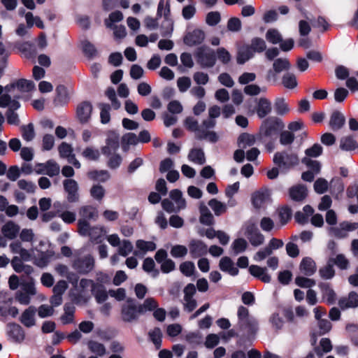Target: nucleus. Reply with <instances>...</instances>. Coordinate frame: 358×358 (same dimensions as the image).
Wrapping results in <instances>:
<instances>
[{
  "label": "nucleus",
  "instance_id": "59",
  "mask_svg": "<svg viewBox=\"0 0 358 358\" xmlns=\"http://www.w3.org/2000/svg\"><path fill=\"white\" fill-rule=\"evenodd\" d=\"M266 87H260L257 85L251 84L248 85L244 87V92L250 96H256L259 94L261 92H266Z\"/></svg>",
  "mask_w": 358,
  "mask_h": 358
},
{
  "label": "nucleus",
  "instance_id": "17",
  "mask_svg": "<svg viewBox=\"0 0 358 358\" xmlns=\"http://www.w3.org/2000/svg\"><path fill=\"white\" fill-rule=\"evenodd\" d=\"M256 113L259 117L263 118L271 113L272 104L266 97H261L256 101Z\"/></svg>",
  "mask_w": 358,
  "mask_h": 358
},
{
  "label": "nucleus",
  "instance_id": "38",
  "mask_svg": "<svg viewBox=\"0 0 358 358\" xmlns=\"http://www.w3.org/2000/svg\"><path fill=\"white\" fill-rule=\"evenodd\" d=\"M170 198L174 201L178 210H183L186 208L185 199L182 197V192L178 189H173L169 194Z\"/></svg>",
  "mask_w": 358,
  "mask_h": 358
},
{
  "label": "nucleus",
  "instance_id": "14",
  "mask_svg": "<svg viewBox=\"0 0 358 358\" xmlns=\"http://www.w3.org/2000/svg\"><path fill=\"white\" fill-rule=\"evenodd\" d=\"M270 191L262 189L255 192L252 197V201L255 208H262L270 202Z\"/></svg>",
  "mask_w": 358,
  "mask_h": 358
},
{
  "label": "nucleus",
  "instance_id": "19",
  "mask_svg": "<svg viewBox=\"0 0 358 358\" xmlns=\"http://www.w3.org/2000/svg\"><path fill=\"white\" fill-rule=\"evenodd\" d=\"M249 273L255 278L260 280L263 282L268 283L271 282V277L268 273L266 267H261L257 265H251L248 268Z\"/></svg>",
  "mask_w": 358,
  "mask_h": 358
},
{
  "label": "nucleus",
  "instance_id": "36",
  "mask_svg": "<svg viewBox=\"0 0 358 358\" xmlns=\"http://www.w3.org/2000/svg\"><path fill=\"white\" fill-rule=\"evenodd\" d=\"M254 56V52L249 45H243L238 50L236 60L240 64L245 63Z\"/></svg>",
  "mask_w": 358,
  "mask_h": 358
},
{
  "label": "nucleus",
  "instance_id": "56",
  "mask_svg": "<svg viewBox=\"0 0 358 358\" xmlns=\"http://www.w3.org/2000/svg\"><path fill=\"white\" fill-rule=\"evenodd\" d=\"M282 83L284 87L288 89H293L297 85L295 76L289 73H285L283 76Z\"/></svg>",
  "mask_w": 358,
  "mask_h": 358
},
{
  "label": "nucleus",
  "instance_id": "34",
  "mask_svg": "<svg viewBox=\"0 0 358 358\" xmlns=\"http://www.w3.org/2000/svg\"><path fill=\"white\" fill-rule=\"evenodd\" d=\"M20 107L19 102H13L6 113L7 122L10 124L18 125L20 119L18 115L15 112Z\"/></svg>",
  "mask_w": 358,
  "mask_h": 358
},
{
  "label": "nucleus",
  "instance_id": "3",
  "mask_svg": "<svg viewBox=\"0 0 358 358\" xmlns=\"http://www.w3.org/2000/svg\"><path fill=\"white\" fill-rule=\"evenodd\" d=\"M358 229L357 222H350L344 221L338 225L332 226L328 228V234L338 239H343L348 236L350 231H353Z\"/></svg>",
  "mask_w": 358,
  "mask_h": 358
},
{
  "label": "nucleus",
  "instance_id": "64",
  "mask_svg": "<svg viewBox=\"0 0 358 358\" xmlns=\"http://www.w3.org/2000/svg\"><path fill=\"white\" fill-rule=\"evenodd\" d=\"M22 137L27 141H31L35 136V132L33 124L30 123L21 127Z\"/></svg>",
  "mask_w": 358,
  "mask_h": 358
},
{
  "label": "nucleus",
  "instance_id": "24",
  "mask_svg": "<svg viewBox=\"0 0 358 358\" xmlns=\"http://www.w3.org/2000/svg\"><path fill=\"white\" fill-rule=\"evenodd\" d=\"M119 148V138L115 134L109 136L106 140V145L102 148V153L110 156L115 153Z\"/></svg>",
  "mask_w": 358,
  "mask_h": 358
},
{
  "label": "nucleus",
  "instance_id": "8",
  "mask_svg": "<svg viewBox=\"0 0 358 358\" xmlns=\"http://www.w3.org/2000/svg\"><path fill=\"white\" fill-rule=\"evenodd\" d=\"M273 162L280 168L289 169L298 164L299 158L294 153L277 152L273 157Z\"/></svg>",
  "mask_w": 358,
  "mask_h": 358
},
{
  "label": "nucleus",
  "instance_id": "16",
  "mask_svg": "<svg viewBox=\"0 0 358 358\" xmlns=\"http://www.w3.org/2000/svg\"><path fill=\"white\" fill-rule=\"evenodd\" d=\"M92 111V106L90 103L85 101L80 103L76 110V115L81 123L89 122Z\"/></svg>",
  "mask_w": 358,
  "mask_h": 358
},
{
  "label": "nucleus",
  "instance_id": "23",
  "mask_svg": "<svg viewBox=\"0 0 358 358\" xmlns=\"http://www.w3.org/2000/svg\"><path fill=\"white\" fill-rule=\"evenodd\" d=\"M338 305L343 310L358 306V294L355 292H350L348 296L340 299Z\"/></svg>",
  "mask_w": 358,
  "mask_h": 358
},
{
  "label": "nucleus",
  "instance_id": "33",
  "mask_svg": "<svg viewBox=\"0 0 358 358\" xmlns=\"http://www.w3.org/2000/svg\"><path fill=\"white\" fill-rule=\"evenodd\" d=\"M22 261L23 260L17 256L13 257L10 261L13 268L17 273L24 272L27 274L31 273L33 271L32 267L29 265L24 264Z\"/></svg>",
  "mask_w": 358,
  "mask_h": 358
},
{
  "label": "nucleus",
  "instance_id": "58",
  "mask_svg": "<svg viewBox=\"0 0 358 358\" xmlns=\"http://www.w3.org/2000/svg\"><path fill=\"white\" fill-rule=\"evenodd\" d=\"M197 138L199 139H207L212 143H215L218 141V136L215 132L203 129L199 131Z\"/></svg>",
  "mask_w": 358,
  "mask_h": 358
},
{
  "label": "nucleus",
  "instance_id": "22",
  "mask_svg": "<svg viewBox=\"0 0 358 358\" xmlns=\"http://www.w3.org/2000/svg\"><path fill=\"white\" fill-rule=\"evenodd\" d=\"M319 287L322 294L323 300L329 305L334 304L336 301V294L327 282H322L319 285Z\"/></svg>",
  "mask_w": 358,
  "mask_h": 358
},
{
  "label": "nucleus",
  "instance_id": "13",
  "mask_svg": "<svg viewBox=\"0 0 358 358\" xmlns=\"http://www.w3.org/2000/svg\"><path fill=\"white\" fill-rule=\"evenodd\" d=\"M96 282L91 279L82 278L77 283V287H74L78 292L79 296L84 298L85 301L90 299V292H92Z\"/></svg>",
  "mask_w": 358,
  "mask_h": 358
},
{
  "label": "nucleus",
  "instance_id": "45",
  "mask_svg": "<svg viewBox=\"0 0 358 358\" xmlns=\"http://www.w3.org/2000/svg\"><path fill=\"white\" fill-rule=\"evenodd\" d=\"M138 305L142 315L148 311H154L159 306L157 301L152 297L147 298L142 304Z\"/></svg>",
  "mask_w": 358,
  "mask_h": 358
},
{
  "label": "nucleus",
  "instance_id": "29",
  "mask_svg": "<svg viewBox=\"0 0 358 358\" xmlns=\"http://www.w3.org/2000/svg\"><path fill=\"white\" fill-rule=\"evenodd\" d=\"M204 39V33L199 29L188 33L185 38V43L190 46L201 43Z\"/></svg>",
  "mask_w": 358,
  "mask_h": 358
},
{
  "label": "nucleus",
  "instance_id": "48",
  "mask_svg": "<svg viewBox=\"0 0 358 358\" xmlns=\"http://www.w3.org/2000/svg\"><path fill=\"white\" fill-rule=\"evenodd\" d=\"M13 86L16 87L19 90L24 92H31L35 88V85L31 80L25 79H20L17 80L16 83L13 85Z\"/></svg>",
  "mask_w": 358,
  "mask_h": 358
},
{
  "label": "nucleus",
  "instance_id": "39",
  "mask_svg": "<svg viewBox=\"0 0 358 358\" xmlns=\"http://www.w3.org/2000/svg\"><path fill=\"white\" fill-rule=\"evenodd\" d=\"M6 295L0 294V313L3 316L10 315L15 317L18 315V309L15 306L6 307L5 304Z\"/></svg>",
  "mask_w": 358,
  "mask_h": 358
},
{
  "label": "nucleus",
  "instance_id": "27",
  "mask_svg": "<svg viewBox=\"0 0 358 358\" xmlns=\"http://www.w3.org/2000/svg\"><path fill=\"white\" fill-rule=\"evenodd\" d=\"M299 269L305 275L310 276L316 271V264L310 257H305L300 263Z\"/></svg>",
  "mask_w": 358,
  "mask_h": 358
},
{
  "label": "nucleus",
  "instance_id": "10",
  "mask_svg": "<svg viewBox=\"0 0 358 358\" xmlns=\"http://www.w3.org/2000/svg\"><path fill=\"white\" fill-rule=\"evenodd\" d=\"M73 268L80 274H87L93 270L94 259L91 255L78 258L72 264Z\"/></svg>",
  "mask_w": 358,
  "mask_h": 358
},
{
  "label": "nucleus",
  "instance_id": "30",
  "mask_svg": "<svg viewBox=\"0 0 358 358\" xmlns=\"http://www.w3.org/2000/svg\"><path fill=\"white\" fill-rule=\"evenodd\" d=\"M289 197L295 201H301L307 196V189L305 186L298 185L293 186L289 191Z\"/></svg>",
  "mask_w": 358,
  "mask_h": 358
},
{
  "label": "nucleus",
  "instance_id": "26",
  "mask_svg": "<svg viewBox=\"0 0 358 358\" xmlns=\"http://www.w3.org/2000/svg\"><path fill=\"white\" fill-rule=\"evenodd\" d=\"M219 267L220 270L228 273L229 275L235 276L238 273V269L235 266L234 262L228 257H224L220 260Z\"/></svg>",
  "mask_w": 358,
  "mask_h": 358
},
{
  "label": "nucleus",
  "instance_id": "51",
  "mask_svg": "<svg viewBox=\"0 0 358 358\" xmlns=\"http://www.w3.org/2000/svg\"><path fill=\"white\" fill-rule=\"evenodd\" d=\"M255 141L254 136L248 134H241L238 140V145L242 149H245L248 147L252 145L255 143Z\"/></svg>",
  "mask_w": 358,
  "mask_h": 358
},
{
  "label": "nucleus",
  "instance_id": "31",
  "mask_svg": "<svg viewBox=\"0 0 358 358\" xmlns=\"http://www.w3.org/2000/svg\"><path fill=\"white\" fill-rule=\"evenodd\" d=\"M36 308L34 306H29L22 314L20 322L26 327H30L35 324Z\"/></svg>",
  "mask_w": 358,
  "mask_h": 358
},
{
  "label": "nucleus",
  "instance_id": "7",
  "mask_svg": "<svg viewBox=\"0 0 358 358\" xmlns=\"http://www.w3.org/2000/svg\"><path fill=\"white\" fill-rule=\"evenodd\" d=\"M142 315L138 304L133 300H129L122 306L121 318L125 322H133L136 321Z\"/></svg>",
  "mask_w": 358,
  "mask_h": 358
},
{
  "label": "nucleus",
  "instance_id": "43",
  "mask_svg": "<svg viewBox=\"0 0 358 358\" xmlns=\"http://www.w3.org/2000/svg\"><path fill=\"white\" fill-rule=\"evenodd\" d=\"M208 206L211 208L216 216H220L224 213L227 210V206L225 203L217 200L216 199H212L208 201Z\"/></svg>",
  "mask_w": 358,
  "mask_h": 358
},
{
  "label": "nucleus",
  "instance_id": "18",
  "mask_svg": "<svg viewBox=\"0 0 358 358\" xmlns=\"http://www.w3.org/2000/svg\"><path fill=\"white\" fill-rule=\"evenodd\" d=\"M64 205L60 202H55L54 208L57 209V216L66 224H72L76 220V214L73 211L62 210Z\"/></svg>",
  "mask_w": 358,
  "mask_h": 358
},
{
  "label": "nucleus",
  "instance_id": "44",
  "mask_svg": "<svg viewBox=\"0 0 358 358\" xmlns=\"http://www.w3.org/2000/svg\"><path fill=\"white\" fill-rule=\"evenodd\" d=\"M274 108L275 113L279 115H285L289 111L288 104L282 97H278L275 100Z\"/></svg>",
  "mask_w": 358,
  "mask_h": 358
},
{
  "label": "nucleus",
  "instance_id": "6",
  "mask_svg": "<svg viewBox=\"0 0 358 358\" xmlns=\"http://www.w3.org/2000/svg\"><path fill=\"white\" fill-rule=\"evenodd\" d=\"M243 234L252 246L257 247L264 242V236L259 231L256 224L250 221L243 227Z\"/></svg>",
  "mask_w": 358,
  "mask_h": 358
},
{
  "label": "nucleus",
  "instance_id": "40",
  "mask_svg": "<svg viewBox=\"0 0 358 358\" xmlns=\"http://www.w3.org/2000/svg\"><path fill=\"white\" fill-rule=\"evenodd\" d=\"M358 148V143L351 136H344L340 140V148L345 151H352Z\"/></svg>",
  "mask_w": 358,
  "mask_h": 358
},
{
  "label": "nucleus",
  "instance_id": "46",
  "mask_svg": "<svg viewBox=\"0 0 358 358\" xmlns=\"http://www.w3.org/2000/svg\"><path fill=\"white\" fill-rule=\"evenodd\" d=\"M59 154L61 158H66L67 160L75 155L73 153L71 145L66 142H62L58 147Z\"/></svg>",
  "mask_w": 358,
  "mask_h": 358
},
{
  "label": "nucleus",
  "instance_id": "20",
  "mask_svg": "<svg viewBox=\"0 0 358 358\" xmlns=\"http://www.w3.org/2000/svg\"><path fill=\"white\" fill-rule=\"evenodd\" d=\"M20 231V226L13 221H8L1 227L3 235L10 240L15 239Z\"/></svg>",
  "mask_w": 358,
  "mask_h": 358
},
{
  "label": "nucleus",
  "instance_id": "53",
  "mask_svg": "<svg viewBox=\"0 0 358 358\" xmlns=\"http://www.w3.org/2000/svg\"><path fill=\"white\" fill-rule=\"evenodd\" d=\"M134 247L131 242L129 240H123L118 247L117 252L122 257H127L133 250Z\"/></svg>",
  "mask_w": 358,
  "mask_h": 358
},
{
  "label": "nucleus",
  "instance_id": "37",
  "mask_svg": "<svg viewBox=\"0 0 358 358\" xmlns=\"http://www.w3.org/2000/svg\"><path fill=\"white\" fill-rule=\"evenodd\" d=\"M188 159L199 165H202L206 162L204 152L201 148H193L188 154Z\"/></svg>",
  "mask_w": 358,
  "mask_h": 358
},
{
  "label": "nucleus",
  "instance_id": "4",
  "mask_svg": "<svg viewBox=\"0 0 358 358\" xmlns=\"http://www.w3.org/2000/svg\"><path fill=\"white\" fill-rule=\"evenodd\" d=\"M284 127L278 118L271 117L266 119L260 127V135L263 137L272 138L277 135L279 129Z\"/></svg>",
  "mask_w": 358,
  "mask_h": 358
},
{
  "label": "nucleus",
  "instance_id": "60",
  "mask_svg": "<svg viewBox=\"0 0 358 358\" xmlns=\"http://www.w3.org/2000/svg\"><path fill=\"white\" fill-rule=\"evenodd\" d=\"M99 108L101 110L100 117H101V123L102 124L108 123L110 120V106L106 103H101V104H99Z\"/></svg>",
  "mask_w": 358,
  "mask_h": 358
},
{
  "label": "nucleus",
  "instance_id": "42",
  "mask_svg": "<svg viewBox=\"0 0 358 358\" xmlns=\"http://www.w3.org/2000/svg\"><path fill=\"white\" fill-rule=\"evenodd\" d=\"M75 307L71 304H65L64 306V314L61 316V322L64 324H70L73 322Z\"/></svg>",
  "mask_w": 358,
  "mask_h": 358
},
{
  "label": "nucleus",
  "instance_id": "2",
  "mask_svg": "<svg viewBox=\"0 0 358 358\" xmlns=\"http://www.w3.org/2000/svg\"><path fill=\"white\" fill-rule=\"evenodd\" d=\"M238 324L243 330L248 334H255L258 330V322L255 317L249 314V310L244 306H240L238 309Z\"/></svg>",
  "mask_w": 358,
  "mask_h": 358
},
{
  "label": "nucleus",
  "instance_id": "63",
  "mask_svg": "<svg viewBox=\"0 0 358 358\" xmlns=\"http://www.w3.org/2000/svg\"><path fill=\"white\" fill-rule=\"evenodd\" d=\"M82 47L84 53L90 58H93L97 55V50L94 45L87 41L82 42Z\"/></svg>",
  "mask_w": 358,
  "mask_h": 358
},
{
  "label": "nucleus",
  "instance_id": "49",
  "mask_svg": "<svg viewBox=\"0 0 358 358\" xmlns=\"http://www.w3.org/2000/svg\"><path fill=\"white\" fill-rule=\"evenodd\" d=\"M231 247L234 254L236 255L239 253L243 252L246 250L248 243L244 238H237L234 241Z\"/></svg>",
  "mask_w": 358,
  "mask_h": 358
},
{
  "label": "nucleus",
  "instance_id": "61",
  "mask_svg": "<svg viewBox=\"0 0 358 358\" xmlns=\"http://www.w3.org/2000/svg\"><path fill=\"white\" fill-rule=\"evenodd\" d=\"M82 155L88 160H97L100 157L99 150L92 147H87L82 152Z\"/></svg>",
  "mask_w": 358,
  "mask_h": 358
},
{
  "label": "nucleus",
  "instance_id": "41",
  "mask_svg": "<svg viewBox=\"0 0 358 358\" xmlns=\"http://www.w3.org/2000/svg\"><path fill=\"white\" fill-rule=\"evenodd\" d=\"M200 217L199 221L201 224L205 225H211L214 223V218L209 209L203 203H201L199 207Z\"/></svg>",
  "mask_w": 358,
  "mask_h": 358
},
{
  "label": "nucleus",
  "instance_id": "32",
  "mask_svg": "<svg viewBox=\"0 0 358 358\" xmlns=\"http://www.w3.org/2000/svg\"><path fill=\"white\" fill-rule=\"evenodd\" d=\"M136 247L138 250L134 251V254L136 256L139 255L140 252L143 254L147 252L154 251L156 249V244L152 241H145L144 240H138L136 242Z\"/></svg>",
  "mask_w": 358,
  "mask_h": 358
},
{
  "label": "nucleus",
  "instance_id": "11",
  "mask_svg": "<svg viewBox=\"0 0 358 358\" xmlns=\"http://www.w3.org/2000/svg\"><path fill=\"white\" fill-rule=\"evenodd\" d=\"M197 61L203 67H212L215 64V52L209 48H201L197 53Z\"/></svg>",
  "mask_w": 358,
  "mask_h": 358
},
{
  "label": "nucleus",
  "instance_id": "62",
  "mask_svg": "<svg viewBox=\"0 0 358 358\" xmlns=\"http://www.w3.org/2000/svg\"><path fill=\"white\" fill-rule=\"evenodd\" d=\"M17 186L20 189L25 191L27 193H33L36 189V185L30 181L21 179L17 181Z\"/></svg>",
  "mask_w": 358,
  "mask_h": 358
},
{
  "label": "nucleus",
  "instance_id": "54",
  "mask_svg": "<svg viewBox=\"0 0 358 358\" xmlns=\"http://www.w3.org/2000/svg\"><path fill=\"white\" fill-rule=\"evenodd\" d=\"M290 67L289 61L287 59L279 58L274 61L273 69L277 73H281L283 71L288 70Z\"/></svg>",
  "mask_w": 358,
  "mask_h": 358
},
{
  "label": "nucleus",
  "instance_id": "35",
  "mask_svg": "<svg viewBox=\"0 0 358 358\" xmlns=\"http://www.w3.org/2000/svg\"><path fill=\"white\" fill-rule=\"evenodd\" d=\"M345 122L344 115L338 111H335L331 115L329 126L333 130L336 131L343 127Z\"/></svg>",
  "mask_w": 358,
  "mask_h": 358
},
{
  "label": "nucleus",
  "instance_id": "9",
  "mask_svg": "<svg viewBox=\"0 0 358 358\" xmlns=\"http://www.w3.org/2000/svg\"><path fill=\"white\" fill-rule=\"evenodd\" d=\"M59 171V164L52 159H50L45 163H38L34 166V171L37 174H45L50 177L57 176Z\"/></svg>",
  "mask_w": 358,
  "mask_h": 358
},
{
  "label": "nucleus",
  "instance_id": "15",
  "mask_svg": "<svg viewBox=\"0 0 358 358\" xmlns=\"http://www.w3.org/2000/svg\"><path fill=\"white\" fill-rule=\"evenodd\" d=\"M107 233L106 229L101 226L91 227L89 224V228L85 234H80L83 236H89L92 242L99 243L103 241V236Z\"/></svg>",
  "mask_w": 358,
  "mask_h": 358
},
{
  "label": "nucleus",
  "instance_id": "55",
  "mask_svg": "<svg viewBox=\"0 0 358 358\" xmlns=\"http://www.w3.org/2000/svg\"><path fill=\"white\" fill-rule=\"evenodd\" d=\"M161 34L162 36H167L172 34L173 31V22L169 17H164V20L161 27Z\"/></svg>",
  "mask_w": 358,
  "mask_h": 358
},
{
  "label": "nucleus",
  "instance_id": "28",
  "mask_svg": "<svg viewBox=\"0 0 358 358\" xmlns=\"http://www.w3.org/2000/svg\"><path fill=\"white\" fill-rule=\"evenodd\" d=\"M91 294L94 296L96 302L99 303L106 301L109 294L105 286L99 282L95 283Z\"/></svg>",
  "mask_w": 358,
  "mask_h": 358
},
{
  "label": "nucleus",
  "instance_id": "12",
  "mask_svg": "<svg viewBox=\"0 0 358 358\" xmlns=\"http://www.w3.org/2000/svg\"><path fill=\"white\" fill-rule=\"evenodd\" d=\"M64 189L67 194L66 199L69 203L79 201L78 184L73 179H66L63 181Z\"/></svg>",
  "mask_w": 358,
  "mask_h": 358
},
{
  "label": "nucleus",
  "instance_id": "52",
  "mask_svg": "<svg viewBox=\"0 0 358 358\" xmlns=\"http://www.w3.org/2000/svg\"><path fill=\"white\" fill-rule=\"evenodd\" d=\"M90 192L94 199L101 201L105 196L106 191L103 186L94 185L91 187Z\"/></svg>",
  "mask_w": 358,
  "mask_h": 358
},
{
  "label": "nucleus",
  "instance_id": "5",
  "mask_svg": "<svg viewBox=\"0 0 358 358\" xmlns=\"http://www.w3.org/2000/svg\"><path fill=\"white\" fill-rule=\"evenodd\" d=\"M37 294V290L32 280L22 283L21 289L15 293V300L22 305H28L31 297Z\"/></svg>",
  "mask_w": 358,
  "mask_h": 358
},
{
  "label": "nucleus",
  "instance_id": "21",
  "mask_svg": "<svg viewBox=\"0 0 358 358\" xmlns=\"http://www.w3.org/2000/svg\"><path fill=\"white\" fill-rule=\"evenodd\" d=\"M190 254L193 257H199L207 253V245L199 240H192L189 244Z\"/></svg>",
  "mask_w": 358,
  "mask_h": 358
},
{
  "label": "nucleus",
  "instance_id": "57",
  "mask_svg": "<svg viewBox=\"0 0 358 358\" xmlns=\"http://www.w3.org/2000/svg\"><path fill=\"white\" fill-rule=\"evenodd\" d=\"M267 41L273 44H277L282 41L280 33L275 29H268L266 34Z\"/></svg>",
  "mask_w": 358,
  "mask_h": 358
},
{
  "label": "nucleus",
  "instance_id": "1",
  "mask_svg": "<svg viewBox=\"0 0 358 358\" xmlns=\"http://www.w3.org/2000/svg\"><path fill=\"white\" fill-rule=\"evenodd\" d=\"M79 219L78 220V229L79 234H85L89 228L90 220H96L99 213L97 209L91 205H84L78 209Z\"/></svg>",
  "mask_w": 358,
  "mask_h": 358
},
{
  "label": "nucleus",
  "instance_id": "25",
  "mask_svg": "<svg viewBox=\"0 0 358 358\" xmlns=\"http://www.w3.org/2000/svg\"><path fill=\"white\" fill-rule=\"evenodd\" d=\"M7 334L10 338L16 342H21L24 338V333L22 327L15 323L8 324Z\"/></svg>",
  "mask_w": 358,
  "mask_h": 358
},
{
  "label": "nucleus",
  "instance_id": "47",
  "mask_svg": "<svg viewBox=\"0 0 358 358\" xmlns=\"http://www.w3.org/2000/svg\"><path fill=\"white\" fill-rule=\"evenodd\" d=\"M88 177L93 180L100 182H106L110 178V174L107 171H92L87 173Z\"/></svg>",
  "mask_w": 358,
  "mask_h": 358
},
{
  "label": "nucleus",
  "instance_id": "50",
  "mask_svg": "<svg viewBox=\"0 0 358 358\" xmlns=\"http://www.w3.org/2000/svg\"><path fill=\"white\" fill-rule=\"evenodd\" d=\"M88 348L92 353H94L100 357L106 354V348L102 344L97 341H91L87 344Z\"/></svg>",
  "mask_w": 358,
  "mask_h": 358
}]
</instances>
